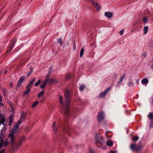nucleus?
I'll list each match as a JSON object with an SVG mask.
<instances>
[{
    "label": "nucleus",
    "instance_id": "19",
    "mask_svg": "<svg viewBox=\"0 0 153 153\" xmlns=\"http://www.w3.org/2000/svg\"><path fill=\"white\" fill-rule=\"evenodd\" d=\"M105 16L108 18H110L112 16V13L109 12H106L105 13Z\"/></svg>",
    "mask_w": 153,
    "mask_h": 153
},
{
    "label": "nucleus",
    "instance_id": "40",
    "mask_svg": "<svg viewBox=\"0 0 153 153\" xmlns=\"http://www.w3.org/2000/svg\"><path fill=\"white\" fill-rule=\"evenodd\" d=\"M73 51H75L76 49V45L75 41L74 42V45L73 46Z\"/></svg>",
    "mask_w": 153,
    "mask_h": 153
},
{
    "label": "nucleus",
    "instance_id": "52",
    "mask_svg": "<svg viewBox=\"0 0 153 153\" xmlns=\"http://www.w3.org/2000/svg\"><path fill=\"white\" fill-rule=\"evenodd\" d=\"M31 72H31L30 73H29L28 74H27V76H29V75H30V74Z\"/></svg>",
    "mask_w": 153,
    "mask_h": 153
},
{
    "label": "nucleus",
    "instance_id": "54",
    "mask_svg": "<svg viewBox=\"0 0 153 153\" xmlns=\"http://www.w3.org/2000/svg\"><path fill=\"white\" fill-rule=\"evenodd\" d=\"M7 72V71H5V73H6Z\"/></svg>",
    "mask_w": 153,
    "mask_h": 153
},
{
    "label": "nucleus",
    "instance_id": "55",
    "mask_svg": "<svg viewBox=\"0 0 153 153\" xmlns=\"http://www.w3.org/2000/svg\"><path fill=\"white\" fill-rule=\"evenodd\" d=\"M1 71H0V75H1Z\"/></svg>",
    "mask_w": 153,
    "mask_h": 153
},
{
    "label": "nucleus",
    "instance_id": "13",
    "mask_svg": "<svg viewBox=\"0 0 153 153\" xmlns=\"http://www.w3.org/2000/svg\"><path fill=\"white\" fill-rule=\"evenodd\" d=\"M130 149L133 151H137L139 150V147L134 144H131L130 146Z\"/></svg>",
    "mask_w": 153,
    "mask_h": 153
},
{
    "label": "nucleus",
    "instance_id": "20",
    "mask_svg": "<svg viewBox=\"0 0 153 153\" xmlns=\"http://www.w3.org/2000/svg\"><path fill=\"white\" fill-rule=\"evenodd\" d=\"M59 101L60 102V103L62 104L61 106H62L63 105V100L62 98V97L61 96H59ZM63 109V108L62 107V109Z\"/></svg>",
    "mask_w": 153,
    "mask_h": 153
},
{
    "label": "nucleus",
    "instance_id": "14",
    "mask_svg": "<svg viewBox=\"0 0 153 153\" xmlns=\"http://www.w3.org/2000/svg\"><path fill=\"white\" fill-rule=\"evenodd\" d=\"M36 79L33 78L32 79V80L30 82L29 84L28 85L26 88H31L33 85L34 82L36 81Z\"/></svg>",
    "mask_w": 153,
    "mask_h": 153
},
{
    "label": "nucleus",
    "instance_id": "44",
    "mask_svg": "<svg viewBox=\"0 0 153 153\" xmlns=\"http://www.w3.org/2000/svg\"><path fill=\"white\" fill-rule=\"evenodd\" d=\"M113 77L114 78H116L117 77V74H114L113 75Z\"/></svg>",
    "mask_w": 153,
    "mask_h": 153
},
{
    "label": "nucleus",
    "instance_id": "9",
    "mask_svg": "<svg viewBox=\"0 0 153 153\" xmlns=\"http://www.w3.org/2000/svg\"><path fill=\"white\" fill-rule=\"evenodd\" d=\"M105 117L104 113L103 112H100L98 114V120L99 121L102 120Z\"/></svg>",
    "mask_w": 153,
    "mask_h": 153
},
{
    "label": "nucleus",
    "instance_id": "57",
    "mask_svg": "<svg viewBox=\"0 0 153 153\" xmlns=\"http://www.w3.org/2000/svg\"><path fill=\"white\" fill-rule=\"evenodd\" d=\"M152 60H153V58H152Z\"/></svg>",
    "mask_w": 153,
    "mask_h": 153
},
{
    "label": "nucleus",
    "instance_id": "30",
    "mask_svg": "<svg viewBox=\"0 0 153 153\" xmlns=\"http://www.w3.org/2000/svg\"><path fill=\"white\" fill-rule=\"evenodd\" d=\"M27 89L24 93V95H25L27 94L30 91V88H28Z\"/></svg>",
    "mask_w": 153,
    "mask_h": 153
},
{
    "label": "nucleus",
    "instance_id": "24",
    "mask_svg": "<svg viewBox=\"0 0 153 153\" xmlns=\"http://www.w3.org/2000/svg\"><path fill=\"white\" fill-rule=\"evenodd\" d=\"M107 145L108 146H111L113 145V142L111 140H108L107 142Z\"/></svg>",
    "mask_w": 153,
    "mask_h": 153
},
{
    "label": "nucleus",
    "instance_id": "45",
    "mask_svg": "<svg viewBox=\"0 0 153 153\" xmlns=\"http://www.w3.org/2000/svg\"><path fill=\"white\" fill-rule=\"evenodd\" d=\"M110 153H117V152L116 151L112 150L110 151Z\"/></svg>",
    "mask_w": 153,
    "mask_h": 153
},
{
    "label": "nucleus",
    "instance_id": "4",
    "mask_svg": "<svg viewBox=\"0 0 153 153\" xmlns=\"http://www.w3.org/2000/svg\"><path fill=\"white\" fill-rule=\"evenodd\" d=\"M5 135V132L4 131L1 130L0 133V149L3 147V139Z\"/></svg>",
    "mask_w": 153,
    "mask_h": 153
},
{
    "label": "nucleus",
    "instance_id": "2",
    "mask_svg": "<svg viewBox=\"0 0 153 153\" xmlns=\"http://www.w3.org/2000/svg\"><path fill=\"white\" fill-rule=\"evenodd\" d=\"M26 115V114L24 112L21 113L19 120L18 121L17 124H15L14 125L15 128H18L19 126L21 124L22 122L23 121V120L25 118Z\"/></svg>",
    "mask_w": 153,
    "mask_h": 153
},
{
    "label": "nucleus",
    "instance_id": "5",
    "mask_svg": "<svg viewBox=\"0 0 153 153\" xmlns=\"http://www.w3.org/2000/svg\"><path fill=\"white\" fill-rule=\"evenodd\" d=\"M22 145L20 142L18 141L15 144L13 143L12 145H10V146L12 148L13 151H15L17 150L21 147Z\"/></svg>",
    "mask_w": 153,
    "mask_h": 153
},
{
    "label": "nucleus",
    "instance_id": "16",
    "mask_svg": "<svg viewBox=\"0 0 153 153\" xmlns=\"http://www.w3.org/2000/svg\"><path fill=\"white\" fill-rule=\"evenodd\" d=\"M48 81L47 79H45L43 82V83L41 84L40 85V88H45L47 83H48Z\"/></svg>",
    "mask_w": 153,
    "mask_h": 153
},
{
    "label": "nucleus",
    "instance_id": "11",
    "mask_svg": "<svg viewBox=\"0 0 153 153\" xmlns=\"http://www.w3.org/2000/svg\"><path fill=\"white\" fill-rule=\"evenodd\" d=\"M92 4L95 7L97 10H99L101 9V7L98 3L93 1H91Z\"/></svg>",
    "mask_w": 153,
    "mask_h": 153
},
{
    "label": "nucleus",
    "instance_id": "22",
    "mask_svg": "<svg viewBox=\"0 0 153 153\" xmlns=\"http://www.w3.org/2000/svg\"><path fill=\"white\" fill-rule=\"evenodd\" d=\"M51 71L50 70H49V72H48V74H47V75H46V79H47V80L48 81V80L49 79V77L51 74Z\"/></svg>",
    "mask_w": 153,
    "mask_h": 153
},
{
    "label": "nucleus",
    "instance_id": "1",
    "mask_svg": "<svg viewBox=\"0 0 153 153\" xmlns=\"http://www.w3.org/2000/svg\"><path fill=\"white\" fill-rule=\"evenodd\" d=\"M19 131L18 128H15L13 126V129L8 134L7 138L3 141V146L6 147L9 144L10 145L16 142V137L14 135V133L17 132Z\"/></svg>",
    "mask_w": 153,
    "mask_h": 153
},
{
    "label": "nucleus",
    "instance_id": "12",
    "mask_svg": "<svg viewBox=\"0 0 153 153\" xmlns=\"http://www.w3.org/2000/svg\"><path fill=\"white\" fill-rule=\"evenodd\" d=\"M58 81L56 79L51 78L49 79L48 81V84L49 85H52L57 83Z\"/></svg>",
    "mask_w": 153,
    "mask_h": 153
},
{
    "label": "nucleus",
    "instance_id": "28",
    "mask_svg": "<svg viewBox=\"0 0 153 153\" xmlns=\"http://www.w3.org/2000/svg\"><path fill=\"white\" fill-rule=\"evenodd\" d=\"M84 49L83 48H81L80 53V56L81 57L83 55L84 52Z\"/></svg>",
    "mask_w": 153,
    "mask_h": 153
},
{
    "label": "nucleus",
    "instance_id": "3",
    "mask_svg": "<svg viewBox=\"0 0 153 153\" xmlns=\"http://www.w3.org/2000/svg\"><path fill=\"white\" fill-rule=\"evenodd\" d=\"M65 105H66V106L64 109H64H63L64 111L65 115H68V105L70 104V101L68 99V98L65 99Z\"/></svg>",
    "mask_w": 153,
    "mask_h": 153
},
{
    "label": "nucleus",
    "instance_id": "50",
    "mask_svg": "<svg viewBox=\"0 0 153 153\" xmlns=\"http://www.w3.org/2000/svg\"><path fill=\"white\" fill-rule=\"evenodd\" d=\"M108 132V131H107L106 132H105V136H106V137H109V136H108L107 135V133Z\"/></svg>",
    "mask_w": 153,
    "mask_h": 153
},
{
    "label": "nucleus",
    "instance_id": "46",
    "mask_svg": "<svg viewBox=\"0 0 153 153\" xmlns=\"http://www.w3.org/2000/svg\"><path fill=\"white\" fill-rule=\"evenodd\" d=\"M2 101V98L1 96L0 95V102Z\"/></svg>",
    "mask_w": 153,
    "mask_h": 153
},
{
    "label": "nucleus",
    "instance_id": "15",
    "mask_svg": "<svg viewBox=\"0 0 153 153\" xmlns=\"http://www.w3.org/2000/svg\"><path fill=\"white\" fill-rule=\"evenodd\" d=\"M56 125V122L55 121L53 123V124L52 125V130L53 131L55 132H56L57 131V128L55 126Z\"/></svg>",
    "mask_w": 153,
    "mask_h": 153
},
{
    "label": "nucleus",
    "instance_id": "53",
    "mask_svg": "<svg viewBox=\"0 0 153 153\" xmlns=\"http://www.w3.org/2000/svg\"><path fill=\"white\" fill-rule=\"evenodd\" d=\"M152 69L153 70V64H152Z\"/></svg>",
    "mask_w": 153,
    "mask_h": 153
},
{
    "label": "nucleus",
    "instance_id": "31",
    "mask_svg": "<svg viewBox=\"0 0 153 153\" xmlns=\"http://www.w3.org/2000/svg\"><path fill=\"white\" fill-rule=\"evenodd\" d=\"M44 94V91H42L40 92L39 93H38V98H39L42 97Z\"/></svg>",
    "mask_w": 153,
    "mask_h": 153
},
{
    "label": "nucleus",
    "instance_id": "27",
    "mask_svg": "<svg viewBox=\"0 0 153 153\" xmlns=\"http://www.w3.org/2000/svg\"><path fill=\"white\" fill-rule=\"evenodd\" d=\"M38 103H39L38 101H35L33 104L32 105V107L34 108V107H35L36 106V105L38 104Z\"/></svg>",
    "mask_w": 153,
    "mask_h": 153
},
{
    "label": "nucleus",
    "instance_id": "25",
    "mask_svg": "<svg viewBox=\"0 0 153 153\" xmlns=\"http://www.w3.org/2000/svg\"><path fill=\"white\" fill-rule=\"evenodd\" d=\"M64 131H65V132H66L67 133H68V135H70L69 134V131H70L71 130H70V129L67 127H66L65 126V127L64 128Z\"/></svg>",
    "mask_w": 153,
    "mask_h": 153
},
{
    "label": "nucleus",
    "instance_id": "32",
    "mask_svg": "<svg viewBox=\"0 0 153 153\" xmlns=\"http://www.w3.org/2000/svg\"><path fill=\"white\" fill-rule=\"evenodd\" d=\"M25 140V137H22L20 140L18 141L19 142H20L21 144H22V142L24 141Z\"/></svg>",
    "mask_w": 153,
    "mask_h": 153
},
{
    "label": "nucleus",
    "instance_id": "41",
    "mask_svg": "<svg viewBox=\"0 0 153 153\" xmlns=\"http://www.w3.org/2000/svg\"><path fill=\"white\" fill-rule=\"evenodd\" d=\"M22 83L18 81V82L17 83V87H19L22 84Z\"/></svg>",
    "mask_w": 153,
    "mask_h": 153
},
{
    "label": "nucleus",
    "instance_id": "42",
    "mask_svg": "<svg viewBox=\"0 0 153 153\" xmlns=\"http://www.w3.org/2000/svg\"><path fill=\"white\" fill-rule=\"evenodd\" d=\"M124 32V30H122L119 32V33L121 35H122L123 33Z\"/></svg>",
    "mask_w": 153,
    "mask_h": 153
},
{
    "label": "nucleus",
    "instance_id": "8",
    "mask_svg": "<svg viewBox=\"0 0 153 153\" xmlns=\"http://www.w3.org/2000/svg\"><path fill=\"white\" fill-rule=\"evenodd\" d=\"M147 117L151 121L149 127L150 128H152L153 126V113H150L148 115Z\"/></svg>",
    "mask_w": 153,
    "mask_h": 153
},
{
    "label": "nucleus",
    "instance_id": "18",
    "mask_svg": "<svg viewBox=\"0 0 153 153\" xmlns=\"http://www.w3.org/2000/svg\"><path fill=\"white\" fill-rule=\"evenodd\" d=\"M9 120V122L8 123V125L10 126H11L12 123H13V116L12 115L10 116L9 118H8Z\"/></svg>",
    "mask_w": 153,
    "mask_h": 153
},
{
    "label": "nucleus",
    "instance_id": "7",
    "mask_svg": "<svg viewBox=\"0 0 153 153\" xmlns=\"http://www.w3.org/2000/svg\"><path fill=\"white\" fill-rule=\"evenodd\" d=\"M95 140L96 143H99L102 145L103 144L104 140L102 136H96Z\"/></svg>",
    "mask_w": 153,
    "mask_h": 153
},
{
    "label": "nucleus",
    "instance_id": "33",
    "mask_svg": "<svg viewBox=\"0 0 153 153\" xmlns=\"http://www.w3.org/2000/svg\"><path fill=\"white\" fill-rule=\"evenodd\" d=\"M132 140L135 141L139 139V137L137 136H136L132 137Z\"/></svg>",
    "mask_w": 153,
    "mask_h": 153
},
{
    "label": "nucleus",
    "instance_id": "36",
    "mask_svg": "<svg viewBox=\"0 0 153 153\" xmlns=\"http://www.w3.org/2000/svg\"><path fill=\"white\" fill-rule=\"evenodd\" d=\"M24 78H25L24 76H22V77H21L20 78V79H19V81L22 83V82H23V81L24 79Z\"/></svg>",
    "mask_w": 153,
    "mask_h": 153
},
{
    "label": "nucleus",
    "instance_id": "47",
    "mask_svg": "<svg viewBox=\"0 0 153 153\" xmlns=\"http://www.w3.org/2000/svg\"><path fill=\"white\" fill-rule=\"evenodd\" d=\"M70 75H68L66 77V79H69L70 78Z\"/></svg>",
    "mask_w": 153,
    "mask_h": 153
},
{
    "label": "nucleus",
    "instance_id": "17",
    "mask_svg": "<svg viewBox=\"0 0 153 153\" xmlns=\"http://www.w3.org/2000/svg\"><path fill=\"white\" fill-rule=\"evenodd\" d=\"M65 99L68 98L70 96V94L69 91L66 90L65 91Z\"/></svg>",
    "mask_w": 153,
    "mask_h": 153
},
{
    "label": "nucleus",
    "instance_id": "26",
    "mask_svg": "<svg viewBox=\"0 0 153 153\" xmlns=\"http://www.w3.org/2000/svg\"><path fill=\"white\" fill-rule=\"evenodd\" d=\"M149 27L147 26H146L144 27L143 28V30L144 31V33L146 34L148 31Z\"/></svg>",
    "mask_w": 153,
    "mask_h": 153
},
{
    "label": "nucleus",
    "instance_id": "56",
    "mask_svg": "<svg viewBox=\"0 0 153 153\" xmlns=\"http://www.w3.org/2000/svg\"><path fill=\"white\" fill-rule=\"evenodd\" d=\"M43 101H41V102H43Z\"/></svg>",
    "mask_w": 153,
    "mask_h": 153
},
{
    "label": "nucleus",
    "instance_id": "37",
    "mask_svg": "<svg viewBox=\"0 0 153 153\" xmlns=\"http://www.w3.org/2000/svg\"><path fill=\"white\" fill-rule=\"evenodd\" d=\"M57 42L60 44L62 45V40L61 38H60L58 39Z\"/></svg>",
    "mask_w": 153,
    "mask_h": 153
},
{
    "label": "nucleus",
    "instance_id": "39",
    "mask_svg": "<svg viewBox=\"0 0 153 153\" xmlns=\"http://www.w3.org/2000/svg\"><path fill=\"white\" fill-rule=\"evenodd\" d=\"M142 21L145 23H147L148 22V20L147 18H144L143 19Z\"/></svg>",
    "mask_w": 153,
    "mask_h": 153
},
{
    "label": "nucleus",
    "instance_id": "21",
    "mask_svg": "<svg viewBox=\"0 0 153 153\" xmlns=\"http://www.w3.org/2000/svg\"><path fill=\"white\" fill-rule=\"evenodd\" d=\"M141 83L143 84H147L148 83V80L147 79L144 78L142 80Z\"/></svg>",
    "mask_w": 153,
    "mask_h": 153
},
{
    "label": "nucleus",
    "instance_id": "6",
    "mask_svg": "<svg viewBox=\"0 0 153 153\" xmlns=\"http://www.w3.org/2000/svg\"><path fill=\"white\" fill-rule=\"evenodd\" d=\"M5 121V118L3 114H2L0 113V125L2 124L3 125H4V127L3 130H4V128L6 129V128L4 126V123Z\"/></svg>",
    "mask_w": 153,
    "mask_h": 153
},
{
    "label": "nucleus",
    "instance_id": "23",
    "mask_svg": "<svg viewBox=\"0 0 153 153\" xmlns=\"http://www.w3.org/2000/svg\"><path fill=\"white\" fill-rule=\"evenodd\" d=\"M125 76V75L124 74L122 77H120V78L119 79L118 82L117 83V85L121 83V82L123 81V79L124 78Z\"/></svg>",
    "mask_w": 153,
    "mask_h": 153
},
{
    "label": "nucleus",
    "instance_id": "48",
    "mask_svg": "<svg viewBox=\"0 0 153 153\" xmlns=\"http://www.w3.org/2000/svg\"><path fill=\"white\" fill-rule=\"evenodd\" d=\"M4 106V104L3 103L0 102V106Z\"/></svg>",
    "mask_w": 153,
    "mask_h": 153
},
{
    "label": "nucleus",
    "instance_id": "43",
    "mask_svg": "<svg viewBox=\"0 0 153 153\" xmlns=\"http://www.w3.org/2000/svg\"><path fill=\"white\" fill-rule=\"evenodd\" d=\"M5 149H3L0 151V153H4L5 151Z\"/></svg>",
    "mask_w": 153,
    "mask_h": 153
},
{
    "label": "nucleus",
    "instance_id": "34",
    "mask_svg": "<svg viewBox=\"0 0 153 153\" xmlns=\"http://www.w3.org/2000/svg\"><path fill=\"white\" fill-rule=\"evenodd\" d=\"M16 41L13 42V44H12V46H11L10 48H9V50H8L7 51V52H10L11 51V50L12 49V48H13V45H14V44H15V42H16Z\"/></svg>",
    "mask_w": 153,
    "mask_h": 153
},
{
    "label": "nucleus",
    "instance_id": "29",
    "mask_svg": "<svg viewBox=\"0 0 153 153\" xmlns=\"http://www.w3.org/2000/svg\"><path fill=\"white\" fill-rule=\"evenodd\" d=\"M85 86L84 85H82L80 86L79 89V90L81 91H82L85 88Z\"/></svg>",
    "mask_w": 153,
    "mask_h": 153
},
{
    "label": "nucleus",
    "instance_id": "51",
    "mask_svg": "<svg viewBox=\"0 0 153 153\" xmlns=\"http://www.w3.org/2000/svg\"><path fill=\"white\" fill-rule=\"evenodd\" d=\"M90 153H95L94 151L92 150L90 152Z\"/></svg>",
    "mask_w": 153,
    "mask_h": 153
},
{
    "label": "nucleus",
    "instance_id": "49",
    "mask_svg": "<svg viewBox=\"0 0 153 153\" xmlns=\"http://www.w3.org/2000/svg\"><path fill=\"white\" fill-rule=\"evenodd\" d=\"M13 85V83L12 82H10V87H12V85Z\"/></svg>",
    "mask_w": 153,
    "mask_h": 153
},
{
    "label": "nucleus",
    "instance_id": "10",
    "mask_svg": "<svg viewBox=\"0 0 153 153\" xmlns=\"http://www.w3.org/2000/svg\"><path fill=\"white\" fill-rule=\"evenodd\" d=\"M110 88L111 87H109L104 92L101 93L99 95L100 97V98H102L104 97L108 92L109 91Z\"/></svg>",
    "mask_w": 153,
    "mask_h": 153
},
{
    "label": "nucleus",
    "instance_id": "35",
    "mask_svg": "<svg viewBox=\"0 0 153 153\" xmlns=\"http://www.w3.org/2000/svg\"><path fill=\"white\" fill-rule=\"evenodd\" d=\"M128 85L129 87L134 86V83L132 82H130L128 83Z\"/></svg>",
    "mask_w": 153,
    "mask_h": 153
},
{
    "label": "nucleus",
    "instance_id": "38",
    "mask_svg": "<svg viewBox=\"0 0 153 153\" xmlns=\"http://www.w3.org/2000/svg\"><path fill=\"white\" fill-rule=\"evenodd\" d=\"M40 82H41V80H39L35 84V86H38L39 85V84L40 83Z\"/></svg>",
    "mask_w": 153,
    "mask_h": 153
}]
</instances>
